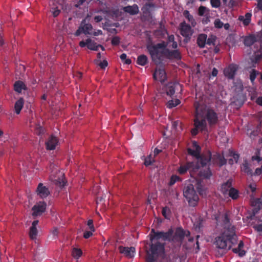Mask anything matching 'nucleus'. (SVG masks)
<instances>
[{
  "label": "nucleus",
  "instance_id": "f257e3e1",
  "mask_svg": "<svg viewBox=\"0 0 262 262\" xmlns=\"http://www.w3.org/2000/svg\"><path fill=\"white\" fill-rule=\"evenodd\" d=\"M215 219L217 228H223L224 230L223 233L215 238V242L216 255L218 257H221L236 242L237 236L235 233V228L230 224L226 213L220 214Z\"/></svg>",
  "mask_w": 262,
  "mask_h": 262
},
{
  "label": "nucleus",
  "instance_id": "f03ea898",
  "mask_svg": "<svg viewBox=\"0 0 262 262\" xmlns=\"http://www.w3.org/2000/svg\"><path fill=\"white\" fill-rule=\"evenodd\" d=\"M177 48V43L174 41V36L170 35L168 37V40L166 45L163 42L158 43L156 45H149L147 47L148 50L154 59L158 58H167L169 59H180V55L177 50L170 51V49Z\"/></svg>",
  "mask_w": 262,
  "mask_h": 262
},
{
  "label": "nucleus",
  "instance_id": "7ed1b4c3",
  "mask_svg": "<svg viewBox=\"0 0 262 262\" xmlns=\"http://www.w3.org/2000/svg\"><path fill=\"white\" fill-rule=\"evenodd\" d=\"M195 118L194 120V128L191 130V134L195 135L198 130H203L206 126V119L209 124H215L217 120L216 113L211 110L200 103H195Z\"/></svg>",
  "mask_w": 262,
  "mask_h": 262
},
{
  "label": "nucleus",
  "instance_id": "20e7f679",
  "mask_svg": "<svg viewBox=\"0 0 262 262\" xmlns=\"http://www.w3.org/2000/svg\"><path fill=\"white\" fill-rule=\"evenodd\" d=\"M201 148L200 146L195 141L192 143L191 146L188 149V153L195 158L197 162H200L201 170L199 172V175L202 178H208L210 177L211 173L208 168L206 167V165L210 161L211 155L208 152L206 155L199 156Z\"/></svg>",
  "mask_w": 262,
  "mask_h": 262
},
{
  "label": "nucleus",
  "instance_id": "39448f33",
  "mask_svg": "<svg viewBox=\"0 0 262 262\" xmlns=\"http://www.w3.org/2000/svg\"><path fill=\"white\" fill-rule=\"evenodd\" d=\"M173 231L169 230L167 232H155L153 236H150V239L151 242L150 251L152 257L155 255L162 254L164 252V246L163 244H157V241L159 239L162 240H170L172 239V235Z\"/></svg>",
  "mask_w": 262,
  "mask_h": 262
},
{
  "label": "nucleus",
  "instance_id": "423d86ee",
  "mask_svg": "<svg viewBox=\"0 0 262 262\" xmlns=\"http://www.w3.org/2000/svg\"><path fill=\"white\" fill-rule=\"evenodd\" d=\"M197 183L196 181L189 180L187 181L183 190V195L188 201L190 206H195L199 201V196L194 190V185Z\"/></svg>",
  "mask_w": 262,
  "mask_h": 262
},
{
  "label": "nucleus",
  "instance_id": "0eeeda50",
  "mask_svg": "<svg viewBox=\"0 0 262 262\" xmlns=\"http://www.w3.org/2000/svg\"><path fill=\"white\" fill-rule=\"evenodd\" d=\"M261 160L262 159L258 156H253L250 164H248L246 161L243 163L241 167L242 170L248 174L251 175L252 174V168L256 166Z\"/></svg>",
  "mask_w": 262,
  "mask_h": 262
},
{
  "label": "nucleus",
  "instance_id": "6e6552de",
  "mask_svg": "<svg viewBox=\"0 0 262 262\" xmlns=\"http://www.w3.org/2000/svg\"><path fill=\"white\" fill-rule=\"evenodd\" d=\"M50 179L51 181L53 182L55 185L61 188L63 187L66 182L64 181V173L62 171H58L57 169H55V171H52Z\"/></svg>",
  "mask_w": 262,
  "mask_h": 262
},
{
  "label": "nucleus",
  "instance_id": "1a4fd4ad",
  "mask_svg": "<svg viewBox=\"0 0 262 262\" xmlns=\"http://www.w3.org/2000/svg\"><path fill=\"white\" fill-rule=\"evenodd\" d=\"M63 0H50L51 11L54 17L59 15L60 10L63 8Z\"/></svg>",
  "mask_w": 262,
  "mask_h": 262
},
{
  "label": "nucleus",
  "instance_id": "9d476101",
  "mask_svg": "<svg viewBox=\"0 0 262 262\" xmlns=\"http://www.w3.org/2000/svg\"><path fill=\"white\" fill-rule=\"evenodd\" d=\"M47 204L44 201L36 203L32 208V215L37 216L41 215L46 209Z\"/></svg>",
  "mask_w": 262,
  "mask_h": 262
},
{
  "label": "nucleus",
  "instance_id": "9b49d317",
  "mask_svg": "<svg viewBox=\"0 0 262 262\" xmlns=\"http://www.w3.org/2000/svg\"><path fill=\"white\" fill-rule=\"evenodd\" d=\"M201 165H199V164H196L194 165L193 162H188L186 165H181L180 168L178 169V172L180 174H183L185 173L187 170L192 169L190 172V174L192 176L193 174V172L198 170L199 168H200Z\"/></svg>",
  "mask_w": 262,
  "mask_h": 262
},
{
  "label": "nucleus",
  "instance_id": "f8f14e48",
  "mask_svg": "<svg viewBox=\"0 0 262 262\" xmlns=\"http://www.w3.org/2000/svg\"><path fill=\"white\" fill-rule=\"evenodd\" d=\"M36 193L38 196L42 199L47 198L50 193L48 188L41 183L38 185Z\"/></svg>",
  "mask_w": 262,
  "mask_h": 262
},
{
  "label": "nucleus",
  "instance_id": "ddd939ff",
  "mask_svg": "<svg viewBox=\"0 0 262 262\" xmlns=\"http://www.w3.org/2000/svg\"><path fill=\"white\" fill-rule=\"evenodd\" d=\"M154 77L156 80L161 82H164L167 78L164 69L163 67L157 68L154 74Z\"/></svg>",
  "mask_w": 262,
  "mask_h": 262
},
{
  "label": "nucleus",
  "instance_id": "4468645a",
  "mask_svg": "<svg viewBox=\"0 0 262 262\" xmlns=\"http://www.w3.org/2000/svg\"><path fill=\"white\" fill-rule=\"evenodd\" d=\"M181 88V85L178 83H169L165 86L164 90L168 96H172L175 92L176 89Z\"/></svg>",
  "mask_w": 262,
  "mask_h": 262
},
{
  "label": "nucleus",
  "instance_id": "2eb2a0df",
  "mask_svg": "<svg viewBox=\"0 0 262 262\" xmlns=\"http://www.w3.org/2000/svg\"><path fill=\"white\" fill-rule=\"evenodd\" d=\"M119 250L121 253L123 254L125 256L128 258L134 257L136 251L134 247H125L120 246L119 247Z\"/></svg>",
  "mask_w": 262,
  "mask_h": 262
},
{
  "label": "nucleus",
  "instance_id": "dca6fc26",
  "mask_svg": "<svg viewBox=\"0 0 262 262\" xmlns=\"http://www.w3.org/2000/svg\"><path fill=\"white\" fill-rule=\"evenodd\" d=\"M181 34L185 37H189L192 34V31L190 26L186 25L185 23H182L180 26Z\"/></svg>",
  "mask_w": 262,
  "mask_h": 262
},
{
  "label": "nucleus",
  "instance_id": "f3484780",
  "mask_svg": "<svg viewBox=\"0 0 262 262\" xmlns=\"http://www.w3.org/2000/svg\"><path fill=\"white\" fill-rule=\"evenodd\" d=\"M38 224V221L35 220L32 223L30 228L29 236L32 239H36L38 233L37 226Z\"/></svg>",
  "mask_w": 262,
  "mask_h": 262
},
{
  "label": "nucleus",
  "instance_id": "a211bd4d",
  "mask_svg": "<svg viewBox=\"0 0 262 262\" xmlns=\"http://www.w3.org/2000/svg\"><path fill=\"white\" fill-rule=\"evenodd\" d=\"M189 234L188 231H184L182 228H178L176 230L173 238L176 240L181 241L185 236H189Z\"/></svg>",
  "mask_w": 262,
  "mask_h": 262
},
{
  "label": "nucleus",
  "instance_id": "6ab92c4d",
  "mask_svg": "<svg viewBox=\"0 0 262 262\" xmlns=\"http://www.w3.org/2000/svg\"><path fill=\"white\" fill-rule=\"evenodd\" d=\"M58 142V140L56 137L51 136L46 142V144L47 149L49 150L54 149L57 146Z\"/></svg>",
  "mask_w": 262,
  "mask_h": 262
},
{
  "label": "nucleus",
  "instance_id": "aec40b11",
  "mask_svg": "<svg viewBox=\"0 0 262 262\" xmlns=\"http://www.w3.org/2000/svg\"><path fill=\"white\" fill-rule=\"evenodd\" d=\"M236 70V66L235 65H230L224 70V74L225 76L229 78H232Z\"/></svg>",
  "mask_w": 262,
  "mask_h": 262
},
{
  "label": "nucleus",
  "instance_id": "412c9836",
  "mask_svg": "<svg viewBox=\"0 0 262 262\" xmlns=\"http://www.w3.org/2000/svg\"><path fill=\"white\" fill-rule=\"evenodd\" d=\"M87 19L88 17L82 21L80 25L82 27L83 33L85 34H92L93 27L91 24L86 23Z\"/></svg>",
  "mask_w": 262,
  "mask_h": 262
},
{
  "label": "nucleus",
  "instance_id": "4be33fe9",
  "mask_svg": "<svg viewBox=\"0 0 262 262\" xmlns=\"http://www.w3.org/2000/svg\"><path fill=\"white\" fill-rule=\"evenodd\" d=\"M232 251L234 253L237 254L239 256H243L245 255L246 251L244 248V243L241 241L237 248H233Z\"/></svg>",
  "mask_w": 262,
  "mask_h": 262
},
{
  "label": "nucleus",
  "instance_id": "5701e85b",
  "mask_svg": "<svg viewBox=\"0 0 262 262\" xmlns=\"http://www.w3.org/2000/svg\"><path fill=\"white\" fill-rule=\"evenodd\" d=\"M231 183V180H228L227 182L224 183L221 186V190L225 196L228 194L229 190L232 189Z\"/></svg>",
  "mask_w": 262,
  "mask_h": 262
},
{
  "label": "nucleus",
  "instance_id": "b1692460",
  "mask_svg": "<svg viewBox=\"0 0 262 262\" xmlns=\"http://www.w3.org/2000/svg\"><path fill=\"white\" fill-rule=\"evenodd\" d=\"M87 47L91 50H97L99 47H100L102 50H104L103 47L100 45H97V43L91 39H87Z\"/></svg>",
  "mask_w": 262,
  "mask_h": 262
},
{
  "label": "nucleus",
  "instance_id": "393cba45",
  "mask_svg": "<svg viewBox=\"0 0 262 262\" xmlns=\"http://www.w3.org/2000/svg\"><path fill=\"white\" fill-rule=\"evenodd\" d=\"M123 10L129 13L130 14L134 15L138 13L139 8L136 5H134L132 6H127L123 8Z\"/></svg>",
  "mask_w": 262,
  "mask_h": 262
},
{
  "label": "nucleus",
  "instance_id": "a878e982",
  "mask_svg": "<svg viewBox=\"0 0 262 262\" xmlns=\"http://www.w3.org/2000/svg\"><path fill=\"white\" fill-rule=\"evenodd\" d=\"M251 14L247 13L245 16H240L238 17V19L243 22V24L245 26L249 25L251 21Z\"/></svg>",
  "mask_w": 262,
  "mask_h": 262
},
{
  "label": "nucleus",
  "instance_id": "bb28decb",
  "mask_svg": "<svg viewBox=\"0 0 262 262\" xmlns=\"http://www.w3.org/2000/svg\"><path fill=\"white\" fill-rule=\"evenodd\" d=\"M207 41V35L205 34H200L198 38L197 42L201 48H203Z\"/></svg>",
  "mask_w": 262,
  "mask_h": 262
},
{
  "label": "nucleus",
  "instance_id": "cd10ccee",
  "mask_svg": "<svg viewBox=\"0 0 262 262\" xmlns=\"http://www.w3.org/2000/svg\"><path fill=\"white\" fill-rule=\"evenodd\" d=\"M14 88V90L18 93H21L23 90L26 89L25 84L20 81H18L15 83Z\"/></svg>",
  "mask_w": 262,
  "mask_h": 262
},
{
  "label": "nucleus",
  "instance_id": "c85d7f7f",
  "mask_svg": "<svg viewBox=\"0 0 262 262\" xmlns=\"http://www.w3.org/2000/svg\"><path fill=\"white\" fill-rule=\"evenodd\" d=\"M24 105V100L22 98L18 99L15 103L14 108L16 114H18L20 112Z\"/></svg>",
  "mask_w": 262,
  "mask_h": 262
},
{
  "label": "nucleus",
  "instance_id": "c756f323",
  "mask_svg": "<svg viewBox=\"0 0 262 262\" xmlns=\"http://www.w3.org/2000/svg\"><path fill=\"white\" fill-rule=\"evenodd\" d=\"M214 160H215V162L220 166L224 165L226 162L224 157L220 155H216Z\"/></svg>",
  "mask_w": 262,
  "mask_h": 262
},
{
  "label": "nucleus",
  "instance_id": "7c9ffc66",
  "mask_svg": "<svg viewBox=\"0 0 262 262\" xmlns=\"http://www.w3.org/2000/svg\"><path fill=\"white\" fill-rule=\"evenodd\" d=\"M255 41V39L254 36L252 35H250L245 37L244 44L247 46H250L252 45L254 42Z\"/></svg>",
  "mask_w": 262,
  "mask_h": 262
},
{
  "label": "nucleus",
  "instance_id": "2f4dec72",
  "mask_svg": "<svg viewBox=\"0 0 262 262\" xmlns=\"http://www.w3.org/2000/svg\"><path fill=\"white\" fill-rule=\"evenodd\" d=\"M82 252L80 249L77 248H73L72 254L74 258L78 259L82 255Z\"/></svg>",
  "mask_w": 262,
  "mask_h": 262
},
{
  "label": "nucleus",
  "instance_id": "473e14b6",
  "mask_svg": "<svg viewBox=\"0 0 262 262\" xmlns=\"http://www.w3.org/2000/svg\"><path fill=\"white\" fill-rule=\"evenodd\" d=\"M144 160V165L146 166L150 165L155 162V158L152 154H150L147 157L143 159Z\"/></svg>",
  "mask_w": 262,
  "mask_h": 262
},
{
  "label": "nucleus",
  "instance_id": "72a5a7b5",
  "mask_svg": "<svg viewBox=\"0 0 262 262\" xmlns=\"http://www.w3.org/2000/svg\"><path fill=\"white\" fill-rule=\"evenodd\" d=\"M147 62V58L145 55H142L137 58V63L141 66H144Z\"/></svg>",
  "mask_w": 262,
  "mask_h": 262
},
{
  "label": "nucleus",
  "instance_id": "f704fd0d",
  "mask_svg": "<svg viewBox=\"0 0 262 262\" xmlns=\"http://www.w3.org/2000/svg\"><path fill=\"white\" fill-rule=\"evenodd\" d=\"M231 158L229 159V163L231 165L234 164V163H237L239 156L237 154L233 153L232 152H230Z\"/></svg>",
  "mask_w": 262,
  "mask_h": 262
},
{
  "label": "nucleus",
  "instance_id": "c9c22d12",
  "mask_svg": "<svg viewBox=\"0 0 262 262\" xmlns=\"http://www.w3.org/2000/svg\"><path fill=\"white\" fill-rule=\"evenodd\" d=\"M180 103V101L178 99H176L174 100H169L167 102V106L168 108H172V107L176 106Z\"/></svg>",
  "mask_w": 262,
  "mask_h": 262
},
{
  "label": "nucleus",
  "instance_id": "e433bc0d",
  "mask_svg": "<svg viewBox=\"0 0 262 262\" xmlns=\"http://www.w3.org/2000/svg\"><path fill=\"white\" fill-rule=\"evenodd\" d=\"M183 15L186 18H187L188 20L191 24L192 26H194V20L193 19L192 16L189 14L188 11H184Z\"/></svg>",
  "mask_w": 262,
  "mask_h": 262
},
{
  "label": "nucleus",
  "instance_id": "4c0bfd02",
  "mask_svg": "<svg viewBox=\"0 0 262 262\" xmlns=\"http://www.w3.org/2000/svg\"><path fill=\"white\" fill-rule=\"evenodd\" d=\"M199 14L200 16H207L209 14V10L204 6H201L199 9Z\"/></svg>",
  "mask_w": 262,
  "mask_h": 262
},
{
  "label": "nucleus",
  "instance_id": "58836bf2",
  "mask_svg": "<svg viewBox=\"0 0 262 262\" xmlns=\"http://www.w3.org/2000/svg\"><path fill=\"white\" fill-rule=\"evenodd\" d=\"M172 127L173 129L178 132L181 129V122L179 120L173 121L172 123Z\"/></svg>",
  "mask_w": 262,
  "mask_h": 262
},
{
  "label": "nucleus",
  "instance_id": "ea45409f",
  "mask_svg": "<svg viewBox=\"0 0 262 262\" xmlns=\"http://www.w3.org/2000/svg\"><path fill=\"white\" fill-rule=\"evenodd\" d=\"M228 195L233 199H236L238 197V191L237 190L232 188V189L229 190V192Z\"/></svg>",
  "mask_w": 262,
  "mask_h": 262
},
{
  "label": "nucleus",
  "instance_id": "a19ab883",
  "mask_svg": "<svg viewBox=\"0 0 262 262\" xmlns=\"http://www.w3.org/2000/svg\"><path fill=\"white\" fill-rule=\"evenodd\" d=\"M169 213H170V210L167 207H165L163 208L162 210V214L163 216L166 218L168 219L169 217Z\"/></svg>",
  "mask_w": 262,
  "mask_h": 262
},
{
  "label": "nucleus",
  "instance_id": "79ce46f5",
  "mask_svg": "<svg viewBox=\"0 0 262 262\" xmlns=\"http://www.w3.org/2000/svg\"><path fill=\"white\" fill-rule=\"evenodd\" d=\"M179 180L180 178L178 176L176 175L172 176L169 182V185H173L177 181H179Z\"/></svg>",
  "mask_w": 262,
  "mask_h": 262
},
{
  "label": "nucleus",
  "instance_id": "37998d69",
  "mask_svg": "<svg viewBox=\"0 0 262 262\" xmlns=\"http://www.w3.org/2000/svg\"><path fill=\"white\" fill-rule=\"evenodd\" d=\"M211 6L214 8H218L221 5L220 0H210Z\"/></svg>",
  "mask_w": 262,
  "mask_h": 262
},
{
  "label": "nucleus",
  "instance_id": "c03bdc74",
  "mask_svg": "<svg viewBox=\"0 0 262 262\" xmlns=\"http://www.w3.org/2000/svg\"><path fill=\"white\" fill-rule=\"evenodd\" d=\"M257 74V72L254 70H252L250 72V78L252 82H253V81L255 80Z\"/></svg>",
  "mask_w": 262,
  "mask_h": 262
},
{
  "label": "nucleus",
  "instance_id": "a18cd8bd",
  "mask_svg": "<svg viewBox=\"0 0 262 262\" xmlns=\"http://www.w3.org/2000/svg\"><path fill=\"white\" fill-rule=\"evenodd\" d=\"M216 28H221L223 26V23L219 19H215L214 23Z\"/></svg>",
  "mask_w": 262,
  "mask_h": 262
},
{
  "label": "nucleus",
  "instance_id": "49530a36",
  "mask_svg": "<svg viewBox=\"0 0 262 262\" xmlns=\"http://www.w3.org/2000/svg\"><path fill=\"white\" fill-rule=\"evenodd\" d=\"M215 41V37L214 36H212L208 38V39L206 41V43H207V44H208L209 45H214Z\"/></svg>",
  "mask_w": 262,
  "mask_h": 262
},
{
  "label": "nucleus",
  "instance_id": "de8ad7c7",
  "mask_svg": "<svg viewBox=\"0 0 262 262\" xmlns=\"http://www.w3.org/2000/svg\"><path fill=\"white\" fill-rule=\"evenodd\" d=\"M87 225L88 226L89 229L90 230H91L92 231H95V228H94V227L93 224V220H89L88 221Z\"/></svg>",
  "mask_w": 262,
  "mask_h": 262
},
{
  "label": "nucleus",
  "instance_id": "09e8293b",
  "mask_svg": "<svg viewBox=\"0 0 262 262\" xmlns=\"http://www.w3.org/2000/svg\"><path fill=\"white\" fill-rule=\"evenodd\" d=\"M94 232V231H92L91 230H90V231H86L84 233L83 237L85 238H89L90 236H91L92 235L93 233Z\"/></svg>",
  "mask_w": 262,
  "mask_h": 262
},
{
  "label": "nucleus",
  "instance_id": "8fccbe9b",
  "mask_svg": "<svg viewBox=\"0 0 262 262\" xmlns=\"http://www.w3.org/2000/svg\"><path fill=\"white\" fill-rule=\"evenodd\" d=\"M236 87L237 88H235V90L237 91V92L239 93L243 91V86L241 81L238 83Z\"/></svg>",
  "mask_w": 262,
  "mask_h": 262
},
{
  "label": "nucleus",
  "instance_id": "3c124183",
  "mask_svg": "<svg viewBox=\"0 0 262 262\" xmlns=\"http://www.w3.org/2000/svg\"><path fill=\"white\" fill-rule=\"evenodd\" d=\"M120 42L119 38L118 37H114L112 39V43L114 45H118Z\"/></svg>",
  "mask_w": 262,
  "mask_h": 262
},
{
  "label": "nucleus",
  "instance_id": "603ef678",
  "mask_svg": "<svg viewBox=\"0 0 262 262\" xmlns=\"http://www.w3.org/2000/svg\"><path fill=\"white\" fill-rule=\"evenodd\" d=\"M260 167H257L256 168L255 172H254V175L258 176V175H259L261 173L262 164H260Z\"/></svg>",
  "mask_w": 262,
  "mask_h": 262
},
{
  "label": "nucleus",
  "instance_id": "864d4df0",
  "mask_svg": "<svg viewBox=\"0 0 262 262\" xmlns=\"http://www.w3.org/2000/svg\"><path fill=\"white\" fill-rule=\"evenodd\" d=\"M254 229L258 232H262V223L254 226Z\"/></svg>",
  "mask_w": 262,
  "mask_h": 262
},
{
  "label": "nucleus",
  "instance_id": "5fc2aeb1",
  "mask_svg": "<svg viewBox=\"0 0 262 262\" xmlns=\"http://www.w3.org/2000/svg\"><path fill=\"white\" fill-rule=\"evenodd\" d=\"M99 66L102 69L105 68L107 66V62L106 60H103L99 63Z\"/></svg>",
  "mask_w": 262,
  "mask_h": 262
},
{
  "label": "nucleus",
  "instance_id": "6e6d98bb",
  "mask_svg": "<svg viewBox=\"0 0 262 262\" xmlns=\"http://www.w3.org/2000/svg\"><path fill=\"white\" fill-rule=\"evenodd\" d=\"M262 58V55L259 54V53H255V57L254 59V62H256L258 60H259Z\"/></svg>",
  "mask_w": 262,
  "mask_h": 262
},
{
  "label": "nucleus",
  "instance_id": "4d7b16f0",
  "mask_svg": "<svg viewBox=\"0 0 262 262\" xmlns=\"http://www.w3.org/2000/svg\"><path fill=\"white\" fill-rule=\"evenodd\" d=\"M81 33H83L82 27L80 26L78 29L76 31L75 35L76 36H79Z\"/></svg>",
  "mask_w": 262,
  "mask_h": 262
},
{
  "label": "nucleus",
  "instance_id": "13d9d810",
  "mask_svg": "<svg viewBox=\"0 0 262 262\" xmlns=\"http://www.w3.org/2000/svg\"><path fill=\"white\" fill-rule=\"evenodd\" d=\"M53 236L55 237L58 234V229L56 228H54L51 231Z\"/></svg>",
  "mask_w": 262,
  "mask_h": 262
},
{
  "label": "nucleus",
  "instance_id": "bf43d9fd",
  "mask_svg": "<svg viewBox=\"0 0 262 262\" xmlns=\"http://www.w3.org/2000/svg\"><path fill=\"white\" fill-rule=\"evenodd\" d=\"M249 187L252 192L254 191L256 188V184L254 183L250 184Z\"/></svg>",
  "mask_w": 262,
  "mask_h": 262
},
{
  "label": "nucleus",
  "instance_id": "052dcab7",
  "mask_svg": "<svg viewBox=\"0 0 262 262\" xmlns=\"http://www.w3.org/2000/svg\"><path fill=\"white\" fill-rule=\"evenodd\" d=\"M160 152H161V150L156 148L154 150V152L152 153L151 154H152L153 157L155 158V156H157L158 154H159Z\"/></svg>",
  "mask_w": 262,
  "mask_h": 262
},
{
  "label": "nucleus",
  "instance_id": "680f3d73",
  "mask_svg": "<svg viewBox=\"0 0 262 262\" xmlns=\"http://www.w3.org/2000/svg\"><path fill=\"white\" fill-rule=\"evenodd\" d=\"M256 102L258 105H262V97L257 98L256 100Z\"/></svg>",
  "mask_w": 262,
  "mask_h": 262
},
{
  "label": "nucleus",
  "instance_id": "e2e57ef3",
  "mask_svg": "<svg viewBox=\"0 0 262 262\" xmlns=\"http://www.w3.org/2000/svg\"><path fill=\"white\" fill-rule=\"evenodd\" d=\"M102 32L101 30H98L97 31H94L93 33L92 32V34H93L95 36H98L99 35L102 34Z\"/></svg>",
  "mask_w": 262,
  "mask_h": 262
},
{
  "label": "nucleus",
  "instance_id": "0e129e2a",
  "mask_svg": "<svg viewBox=\"0 0 262 262\" xmlns=\"http://www.w3.org/2000/svg\"><path fill=\"white\" fill-rule=\"evenodd\" d=\"M102 19V17L100 16H96L94 17V20L97 23L100 21Z\"/></svg>",
  "mask_w": 262,
  "mask_h": 262
},
{
  "label": "nucleus",
  "instance_id": "69168bd1",
  "mask_svg": "<svg viewBox=\"0 0 262 262\" xmlns=\"http://www.w3.org/2000/svg\"><path fill=\"white\" fill-rule=\"evenodd\" d=\"M79 46L81 47H85V46H87V40H86V41H81L79 43Z\"/></svg>",
  "mask_w": 262,
  "mask_h": 262
},
{
  "label": "nucleus",
  "instance_id": "338daca9",
  "mask_svg": "<svg viewBox=\"0 0 262 262\" xmlns=\"http://www.w3.org/2000/svg\"><path fill=\"white\" fill-rule=\"evenodd\" d=\"M120 58L122 61H124L127 58V56L125 54L123 53L120 55Z\"/></svg>",
  "mask_w": 262,
  "mask_h": 262
},
{
  "label": "nucleus",
  "instance_id": "774afa93",
  "mask_svg": "<svg viewBox=\"0 0 262 262\" xmlns=\"http://www.w3.org/2000/svg\"><path fill=\"white\" fill-rule=\"evenodd\" d=\"M258 6L259 8L262 10V0H259L258 3Z\"/></svg>",
  "mask_w": 262,
  "mask_h": 262
}]
</instances>
